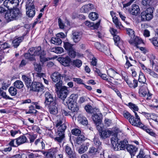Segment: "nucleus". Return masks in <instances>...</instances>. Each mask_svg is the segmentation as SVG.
<instances>
[{
	"mask_svg": "<svg viewBox=\"0 0 158 158\" xmlns=\"http://www.w3.org/2000/svg\"><path fill=\"white\" fill-rule=\"evenodd\" d=\"M58 23L60 28L63 29L64 28L65 25L62 23L61 19L60 18H59L58 19Z\"/></svg>",
	"mask_w": 158,
	"mask_h": 158,
	"instance_id": "nucleus-62",
	"label": "nucleus"
},
{
	"mask_svg": "<svg viewBox=\"0 0 158 158\" xmlns=\"http://www.w3.org/2000/svg\"><path fill=\"white\" fill-rule=\"evenodd\" d=\"M58 82L56 83L55 85V86L56 88L58 90H59L60 89V88H61V87L63 86H62V81H60L57 82Z\"/></svg>",
	"mask_w": 158,
	"mask_h": 158,
	"instance_id": "nucleus-63",
	"label": "nucleus"
},
{
	"mask_svg": "<svg viewBox=\"0 0 158 158\" xmlns=\"http://www.w3.org/2000/svg\"><path fill=\"white\" fill-rule=\"evenodd\" d=\"M57 150L56 149L49 150L46 154L47 158H55Z\"/></svg>",
	"mask_w": 158,
	"mask_h": 158,
	"instance_id": "nucleus-28",
	"label": "nucleus"
},
{
	"mask_svg": "<svg viewBox=\"0 0 158 158\" xmlns=\"http://www.w3.org/2000/svg\"><path fill=\"white\" fill-rule=\"evenodd\" d=\"M45 100L44 103L46 105H49L55 101L52 95L50 92H46L45 94Z\"/></svg>",
	"mask_w": 158,
	"mask_h": 158,
	"instance_id": "nucleus-16",
	"label": "nucleus"
},
{
	"mask_svg": "<svg viewBox=\"0 0 158 158\" xmlns=\"http://www.w3.org/2000/svg\"><path fill=\"white\" fill-rule=\"evenodd\" d=\"M130 123L132 125L141 128L143 125L140 122V119H137L134 116H131L129 119Z\"/></svg>",
	"mask_w": 158,
	"mask_h": 158,
	"instance_id": "nucleus-9",
	"label": "nucleus"
},
{
	"mask_svg": "<svg viewBox=\"0 0 158 158\" xmlns=\"http://www.w3.org/2000/svg\"><path fill=\"white\" fill-rule=\"evenodd\" d=\"M65 151L69 158H76L75 152L73 151L70 147L66 145L65 148Z\"/></svg>",
	"mask_w": 158,
	"mask_h": 158,
	"instance_id": "nucleus-19",
	"label": "nucleus"
},
{
	"mask_svg": "<svg viewBox=\"0 0 158 158\" xmlns=\"http://www.w3.org/2000/svg\"><path fill=\"white\" fill-rule=\"evenodd\" d=\"M19 133H21L20 131L19 130H12L10 131L11 135L12 137H14L16 134Z\"/></svg>",
	"mask_w": 158,
	"mask_h": 158,
	"instance_id": "nucleus-59",
	"label": "nucleus"
},
{
	"mask_svg": "<svg viewBox=\"0 0 158 158\" xmlns=\"http://www.w3.org/2000/svg\"><path fill=\"white\" fill-rule=\"evenodd\" d=\"M85 109L86 111L89 113H94V111L99 112V110L98 109L93 108L91 106L89 105H87L85 106Z\"/></svg>",
	"mask_w": 158,
	"mask_h": 158,
	"instance_id": "nucleus-27",
	"label": "nucleus"
},
{
	"mask_svg": "<svg viewBox=\"0 0 158 158\" xmlns=\"http://www.w3.org/2000/svg\"><path fill=\"white\" fill-rule=\"evenodd\" d=\"M73 65L77 68H80L82 65V61L79 59L74 60L73 61Z\"/></svg>",
	"mask_w": 158,
	"mask_h": 158,
	"instance_id": "nucleus-49",
	"label": "nucleus"
},
{
	"mask_svg": "<svg viewBox=\"0 0 158 158\" xmlns=\"http://www.w3.org/2000/svg\"><path fill=\"white\" fill-rule=\"evenodd\" d=\"M33 90L38 92L42 91L44 89V86L42 83L39 82H32L30 86Z\"/></svg>",
	"mask_w": 158,
	"mask_h": 158,
	"instance_id": "nucleus-8",
	"label": "nucleus"
},
{
	"mask_svg": "<svg viewBox=\"0 0 158 158\" xmlns=\"http://www.w3.org/2000/svg\"><path fill=\"white\" fill-rule=\"evenodd\" d=\"M129 43L133 45H134L135 46H137L138 45L141 44L142 43L141 40L138 37L136 36L133 37L131 38L130 40L129 41Z\"/></svg>",
	"mask_w": 158,
	"mask_h": 158,
	"instance_id": "nucleus-21",
	"label": "nucleus"
},
{
	"mask_svg": "<svg viewBox=\"0 0 158 158\" xmlns=\"http://www.w3.org/2000/svg\"><path fill=\"white\" fill-rule=\"evenodd\" d=\"M113 21L115 24L116 26L118 28L121 29L123 27V26L120 22H119L118 18L116 17H114L112 18Z\"/></svg>",
	"mask_w": 158,
	"mask_h": 158,
	"instance_id": "nucleus-42",
	"label": "nucleus"
},
{
	"mask_svg": "<svg viewBox=\"0 0 158 158\" xmlns=\"http://www.w3.org/2000/svg\"><path fill=\"white\" fill-rule=\"evenodd\" d=\"M123 115L124 117L127 119H129L131 118V116H133L129 112L126 111L123 112Z\"/></svg>",
	"mask_w": 158,
	"mask_h": 158,
	"instance_id": "nucleus-64",
	"label": "nucleus"
},
{
	"mask_svg": "<svg viewBox=\"0 0 158 158\" xmlns=\"http://www.w3.org/2000/svg\"><path fill=\"white\" fill-rule=\"evenodd\" d=\"M33 64L34 66L35 70L38 72H41L42 68L40 64H38L35 62H34Z\"/></svg>",
	"mask_w": 158,
	"mask_h": 158,
	"instance_id": "nucleus-51",
	"label": "nucleus"
},
{
	"mask_svg": "<svg viewBox=\"0 0 158 158\" xmlns=\"http://www.w3.org/2000/svg\"><path fill=\"white\" fill-rule=\"evenodd\" d=\"M113 39L115 43V44L119 48H120L119 45L122 43V42L120 40L119 37L117 35H114V36Z\"/></svg>",
	"mask_w": 158,
	"mask_h": 158,
	"instance_id": "nucleus-38",
	"label": "nucleus"
},
{
	"mask_svg": "<svg viewBox=\"0 0 158 158\" xmlns=\"http://www.w3.org/2000/svg\"><path fill=\"white\" fill-rule=\"evenodd\" d=\"M100 21H99L98 22L96 23L94 25V24L93 23H91L89 21H86L84 23L85 24L89 27H94L95 29L97 28L99 25H100Z\"/></svg>",
	"mask_w": 158,
	"mask_h": 158,
	"instance_id": "nucleus-35",
	"label": "nucleus"
},
{
	"mask_svg": "<svg viewBox=\"0 0 158 158\" xmlns=\"http://www.w3.org/2000/svg\"><path fill=\"white\" fill-rule=\"evenodd\" d=\"M95 47L97 49L104 52L106 55H109L111 54L109 49L104 45H101L99 43L97 42L96 44Z\"/></svg>",
	"mask_w": 158,
	"mask_h": 158,
	"instance_id": "nucleus-11",
	"label": "nucleus"
},
{
	"mask_svg": "<svg viewBox=\"0 0 158 158\" xmlns=\"http://www.w3.org/2000/svg\"><path fill=\"white\" fill-rule=\"evenodd\" d=\"M81 131L80 130L77 128H74L72 130L71 133L72 134L78 136L81 134Z\"/></svg>",
	"mask_w": 158,
	"mask_h": 158,
	"instance_id": "nucleus-52",
	"label": "nucleus"
},
{
	"mask_svg": "<svg viewBox=\"0 0 158 158\" xmlns=\"http://www.w3.org/2000/svg\"><path fill=\"white\" fill-rule=\"evenodd\" d=\"M93 142L94 144L96 146V147L97 148L99 147L101 144L99 139L96 138H94Z\"/></svg>",
	"mask_w": 158,
	"mask_h": 158,
	"instance_id": "nucleus-57",
	"label": "nucleus"
},
{
	"mask_svg": "<svg viewBox=\"0 0 158 158\" xmlns=\"http://www.w3.org/2000/svg\"><path fill=\"white\" fill-rule=\"evenodd\" d=\"M89 145V143H86L81 145L78 150L79 153L81 154L85 152L87 150Z\"/></svg>",
	"mask_w": 158,
	"mask_h": 158,
	"instance_id": "nucleus-29",
	"label": "nucleus"
},
{
	"mask_svg": "<svg viewBox=\"0 0 158 158\" xmlns=\"http://www.w3.org/2000/svg\"><path fill=\"white\" fill-rule=\"evenodd\" d=\"M83 35L82 32L78 31H73L72 33V39L75 43L78 42L81 39Z\"/></svg>",
	"mask_w": 158,
	"mask_h": 158,
	"instance_id": "nucleus-6",
	"label": "nucleus"
},
{
	"mask_svg": "<svg viewBox=\"0 0 158 158\" xmlns=\"http://www.w3.org/2000/svg\"><path fill=\"white\" fill-rule=\"evenodd\" d=\"M30 51L32 52L34 56H35L45 55L46 53L44 50H42L41 47L32 48H30Z\"/></svg>",
	"mask_w": 158,
	"mask_h": 158,
	"instance_id": "nucleus-10",
	"label": "nucleus"
},
{
	"mask_svg": "<svg viewBox=\"0 0 158 158\" xmlns=\"http://www.w3.org/2000/svg\"><path fill=\"white\" fill-rule=\"evenodd\" d=\"M11 5H13V7L18 6L19 3V0H10Z\"/></svg>",
	"mask_w": 158,
	"mask_h": 158,
	"instance_id": "nucleus-61",
	"label": "nucleus"
},
{
	"mask_svg": "<svg viewBox=\"0 0 158 158\" xmlns=\"http://www.w3.org/2000/svg\"><path fill=\"white\" fill-rule=\"evenodd\" d=\"M154 8L149 7L143 11L141 14V20L142 21H149L153 17Z\"/></svg>",
	"mask_w": 158,
	"mask_h": 158,
	"instance_id": "nucleus-2",
	"label": "nucleus"
},
{
	"mask_svg": "<svg viewBox=\"0 0 158 158\" xmlns=\"http://www.w3.org/2000/svg\"><path fill=\"white\" fill-rule=\"evenodd\" d=\"M61 77V74L58 72H55L51 75V78L55 82L60 81Z\"/></svg>",
	"mask_w": 158,
	"mask_h": 158,
	"instance_id": "nucleus-23",
	"label": "nucleus"
},
{
	"mask_svg": "<svg viewBox=\"0 0 158 158\" xmlns=\"http://www.w3.org/2000/svg\"><path fill=\"white\" fill-rule=\"evenodd\" d=\"M29 52L24 54V57L26 59L29 60L30 61H33L35 60V58L33 56V53L32 52L30 51V49L28 50Z\"/></svg>",
	"mask_w": 158,
	"mask_h": 158,
	"instance_id": "nucleus-33",
	"label": "nucleus"
},
{
	"mask_svg": "<svg viewBox=\"0 0 158 158\" xmlns=\"http://www.w3.org/2000/svg\"><path fill=\"white\" fill-rule=\"evenodd\" d=\"M86 139L83 135H80L77 137L76 142L77 144H80L85 141Z\"/></svg>",
	"mask_w": 158,
	"mask_h": 158,
	"instance_id": "nucleus-41",
	"label": "nucleus"
},
{
	"mask_svg": "<svg viewBox=\"0 0 158 158\" xmlns=\"http://www.w3.org/2000/svg\"><path fill=\"white\" fill-rule=\"evenodd\" d=\"M130 13L133 15H137L140 12V9L138 5L134 4L132 5L131 7L129 9Z\"/></svg>",
	"mask_w": 158,
	"mask_h": 158,
	"instance_id": "nucleus-13",
	"label": "nucleus"
},
{
	"mask_svg": "<svg viewBox=\"0 0 158 158\" xmlns=\"http://www.w3.org/2000/svg\"><path fill=\"white\" fill-rule=\"evenodd\" d=\"M112 133V131L106 129L101 131L99 132V134L101 138L105 139L109 137Z\"/></svg>",
	"mask_w": 158,
	"mask_h": 158,
	"instance_id": "nucleus-15",
	"label": "nucleus"
},
{
	"mask_svg": "<svg viewBox=\"0 0 158 158\" xmlns=\"http://www.w3.org/2000/svg\"><path fill=\"white\" fill-rule=\"evenodd\" d=\"M50 106L49 108V112L51 114H56L58 112V105L55 101L53 102Z\"/></svg>",
	"mask_w": 158,
	"mask_h": 158,
	"instance_id": "nucleus-17",
	"label": "nucleus"
},
{
	"mask_svg": "<svg viewBox=\"0 0 158 158\" xmlns=\"http://www.w3.org/2000/svg\"><path fill=\"white\" fill-rule=\"evenodd\" d=\"M141 128L145 131L147 133H148L154 137L156 136V134L154 132L152 131L150 129L147 128V127L144 126V125H143L142 127H141Z\"/></svg>",
	"mask_w": 158,
	"mask_h": 158,
	"instance_id": "nucleus-45",
	"label": "nucleus"
},
{
	"mask_svg": "<svg viewBox=\"0 0 158 158\" xmlns=\"http://www.w3.org/2000/svg\"><path fill=\"white\" fill-rule=\"evenodd\" d=\"M23 80L24 81L27 86H29L31 83V79L25 75H23L22 76Z\"/></svg>",
	"mask_w": 158,
	"mask_h": 158,
	"instance_id": "nucleus-40",
	"label": "nucleus"
},
{
	"mask_svg": "<svg viewBox=\"0 0 158 158\" xmlns=\"http://www.w3.org/2000/svg\"><path fill=\"white\" fill-rule=\"evenodd\" d=\"M73 45L69 42L64 43V49L67 51L73 48Z\"/></svg>",
	"mask_w": 158,
	"mask_h": 158,
	"instance_id": "nucleus-46",
	"label": "nucleus"
},
{
	"mask_svg": "<svg viewBox=\"0 0 158 158\" xmlns=\"http://www.w3.org/2000/svg\"><path fill=\"white\" fill-rule=\"evenodd\" d=\"M92 119L95 123L101 124V114L98 113H94Z\"/></svg>",
	"mask_w": 158,
	"mask_h": 158,
	"instance_id": "nucleus-24",
	"label": "nucleus"
},
{
	"mask_svg": "<svg viewBox=\"0 0 158 158\" xmlns=\"http://www.w3.org/2000/svg\"><path fill=\"white\" fill-rule=\"evenodd\" d=\"M153 44L155 46L158 47V38L154 37L151 40Z\"/></svg>",
	"mask_w": 158,
	"mask_h": 158,
	"instance_id": "nucleus-60",
	"label": "nucleus"
},
{
	"mask_svg": "<svg viewBox=\"0 0 158 158\" xmlns=\"http://www.w3.org/2000/svg\"><path fill=\"white\" fill-rule=\"evenodd\" d=\"M78 98L77 94H72L69 97V99L66 101V103H73L76 102Z\"/></svg>",
	"mask_w": 158,
	"mask_h": 158,
	"instance_id": "nucleus-34",
	"label": "nucleus"
},
{
	"mask_svg": "<svg viewBox=\"0 0 158 158\" xmlns=\"http://www.w3.org/2000/svg\"><path fill=\"white\" fill-rule=\"evenodd\" d=\"M16 144L17 146L24 143L27 141V137L24 135H21L18 138L15 139Z\"/></svg>",
	"mask_w": 158,
	"mask_h": 158,
	"instance_id": "nucleus-20",
	"label": "nucleus"
},
{
	"mask_svg": "<svg viewBox=\"0 0 158 158\" xmlns=\"http://www.w3.org/2000/svg\"><path fill=\"white\" fill-rule=\"evenodd\" d=\"M9 91L10 95L12 96L15 95L17 93V90L14 87H10L9 89Z\"/></svg>",
	"mask_w": 158,
	"mask_h": 158,
	"instance_id": "nucleus-47",
	"label": "nucleus"
},
{
	"mask_svg": "<svg viewBox=\"0 0 158 158\" xmlns=\"http://www.w3.org/2000/svg\"><path fill=\"white\" fill-rule=\"evenodd\" d=\"M94 9V6L92 4H90L86 5L83 6L81 8V11L84 13H88L89 11Z\"/></svg>",
	"mask_w": 158,
	"mask_h": 158,
	"instance_id": "nucleus-26",
	"label": "nucleus"
},
{
	"mask_svg": "<svg viewBox=\"0 0 158 158\" xmlns=\"http://www.w3.org/2000/svg\"><path fill=\"white\" fill-rule=\"evenodd\" d=\"M126 30L127 34L130 36L131 38L135 37L134 31L132 29L127 28Z\"/></svg>",
	"mask_w": 158,
	"mask_h": 158,
	"instance_id": "nucleus-55",
	"label": "nucleus"
},
{
	"mask_svg": "<svg viewBox=\"0 0 158 158\" xmlns=\"http://www.w3.org/2000/svg\"><path fill=\"white\" fill-rule=\"evenodd\" d=\"M111 141L114 147V146L116 147V143H118V139L117 134H114L113 135V137L111 138Z\"/></svg>",
	"mask_w": 158,
	"mask_h": 158,
	"instance_id": "nucleus-43",
	"label": "nucleus"
},
{
	"mask_svg": "<svg viewBox=\"0 0 158 158\" xmlns=\"http://www.w3.org/2000/svg\"><path fill=\"white\" fill-rule=\"evenodd\" d=\"M126 149L127 151L129 152L131 156L135 155V152L137 150V148L132 145L128 144L127 147Z\"/></svg>",
	"mask_w": 158,
	"mask_h": 158,
	"instance_id": "nucleus-25",
	"label": "nucleus"
},
{
	"mask_svg": "<svg viewBox=\"0 0 158 158\" xmlns=\"http://www.w3.org/2000/svg\"><path fill=\"white\" fill-rule=\"evenodd\" d=\"M128 104L129 107L133 110L137 111L138 110V106L135 104L131 102H129Z\"/></svg>",
	"mask_w": 158,
	"mask_h": 158,
	"instance_id": "nucleus-53",
	"label": "nucleus"
},
{
	"mask_svg": "<svg viewBox=\"0 0 158 158\" xmlns=\"http://www.w3.org/2000/svg\"><path fill=\"white\" fill-rule=\"evenodd\" d=\"M89 18L93 21L97 19L98 18V14L95 12L90 13L89 15Z\"/></svg>",
	"mask_w": 158,
	"mask_h": 158,
	"instance_id": "nucleus-48",
	"label": "nucleus"
},
{
	"mask_svg": "<svg viewBox=\"0 0 158 158\" xmlns=\"http://www.w3.org/2000/svg\"><path fill=\"white\" fill-rule=\"evenodd\" d=\"M26 14L30 18L33 17L35 14V6L32 0H27L26 2Z\"/></svg>",
	"mask_w": 158,
	"mask_h": 158,
	"instance_id": "nucleus-3",
	"label": "nucleus"
},
{
	"mask_svg": "<svg viewBox=\"0 0 158 158\" xmlns=\"http://www.w3.org/2000/svg\"><path fill=\"white\" fill-rule=\"evenodd\" d=\"M19 13L18 9H14L11 10L9 12L6 13L5 15V18L8 22L15 19Z\"/></svg>",
	"mask_w": 158,
	"mask_h": 158,
	"instance_id": "nucleus-4",
	"label": "nucleus"
},
{
	"mask_svg": "<svg viewBox=\"0 0 158 158\" xmlns=\"http://www.w3.org/2000/svg\"><path fill=\"white\" fill-rule=\"evenodd\" d=\"M52 43L58 45L62 43V40L59 38L56 37H52L51 39Z\"/></svg>",
	"mask_w": 158,
	"mask_h": 158,
	"instance_id": "nucleus-36",
	"label": "nucleus"
},
{
	"mask_svg": "<svg viewBox=\"0 0 158 158\" xmlns=\"http://www.w3.org/2000/svg\"><path fill=\"white\" fill-rule=\"evenodd\" d=\"M62 120H57L56 126L58 127L56 133V136L54 138L55 141L58 143H61L65 137L64 132L66 128L65 124L63 123Z\"/></svg>",
	"mask_w": 158,
	"mask_h": 158,
	"instance_id": "nucleus-1",
	"label": "nucleus"
},
{
	"mask_svg": "<svg viewBox=\"0 0 158 158\" xmlns=\"http://www.w3.org/2000/svg\"><path fill=\"white\" fill-rule=\"evenodd\" d=\"M68 94V91L67 87L63 86L61 87L58 93L59 97L61 99L64 100L66 98Z\"/></svg>",
	"mask_w": 158,
	"mask_h": 158,
	"instance_id": "nucleus-7",
	"label": "nucleus"
},
{
	"mask_svg": "<svg viewBox=\"0 0 158 158\" xmlns=\"http://www.w3.org/2000/svg\"><path fill=\"white\" fill-rule=\"evenodd\" d=\"M68 105V107L69 109L73 113L77 112L78 110V107L77 105L76 102H74L71 103H66Z\"/></svg>",
	"mask_w": 158,
	"mask_h": 158,
	"instance_id": "nucleus-22",
	"label": "nucleus"
},
{
	"mask_svg": "<svg viewBox=\"0 0 158 158\" xmlns=\"http://www.w3.org/2000/svg\"><path fill=\"white\" fill-rule=\"evenodd\" d=\"M147 86V84L140 85L139 89V93L141 96L144 97L147 95V99H150L151 98V94L149 93Z\"/></svg>",
	"mask_w": 158,
	"mask_h": 158,
	"instance_id": "nucleus-5",
	"label": "nucleus"
},
{
	"mask_svg": "<svg viewBox=\"0 0 158 158\" xmlns=\"http://www.w3.org/2000/svg\"><path fill=\"white\" fill-rule=\"evenodd\" d=\"M14 86L18 89H20L23 87L24 84L23 82L20 80L16 81L14 83Z\"/></svg>",
	"mask_w": 158,
	"mask_h": 158,
	"instance_id": "nucleus-39",
	"label": "nucleus"
},
{
	"mask_svg": "<svg viewBox=\"0 0 158 158\" xmlns=\"http://www.w3.org/2000/svg\"><path fill=\"white\" fill-rule=\"evenodd\" d=\"M108 75L111 77L114 78L116 80H118V77L116 76V74H118V73L112 69H109L107 71Z\"/></svg>",
	"mask_w": 158,
	"mask_h": 158,
	"instance_id": "nucleus-32",
	"label": "nucleus"
},
{
	"mask_svg": "<svg viewBox=\"0 0 158 158\" xmlns=\"http://www.w3.org/2000/svg\"><path fill=\"white\" fill-rule=\"evenodd\" d=\"M44 140L42 138H39L36 139L34 142V144L35 147L40 150L44 149L45 145Z\"/></svg>",
	"mask_w": 158,
	"mask_h": 158,
	"instance_id": "nucleus-12",
	"label": "nucleus"
},
{
	"mask_svg": "<svg viewBox=\"0 0 158 158\" xmlns=\"http://www.w3.org/2000/svg\"><path fill=\"white\" fill-rule=\"evenodd\" d=\"M51 51L56 53L60 54L64 52V49L61 47H57L51 48Z\"/></svg>",
	"mask_w": 158,
	"mask_h": 158,
	"instance_id": "nucleus-37",
	"label": "nucleus"
},
{
	"mask_svg": "<svg viewBox=\"0 0 158 158\" xmlns=\"http://www.w3.org/2000/svg\"><path fill=\"white\" fill-rule=\"evenodd\" d=\"M138 81L139 83H141V84H143L144 85V84H147L145 83L146 81V79L142 73H140L139 76Z\"/></svg>",
	"mask_w": 158,
	"mask_h": 158,
	"instance_id": "nucleus-44",
	"label": "nucleus"
},
{
	"mask_svg": "<svg viewBox=\"0 0 158 158\" xmlns=\"http://www.w3.org/2000/svg\"><path fill=\"white\" fill-rule=\"evenodd\" d=\"M58 60L61 64L65 66H69L70 61V59L68 56L65 57H59L58 59Z\"/></svg>",
	"mask_w": 158,
	"mask_h": 158,
	"instance_id": "nucleus-18",
	"label": "nucleus"
},
{
	"mask_svg": "<svg viewBox=\"0 0 158 158\" xmlns=\"http://www.w3.org/2000/svg\"><path fill=\"white\" fill-rule=\"evenodd\" d=\"M23 37L21 36L14 40L12 41L13 46L15 48H17L23 41Z\"/></svg>",
	"mask_w": 158,
	"mask_h": 158,
	"instance_id": "nucleus-31",
	"label": "nucleus"
},
{
	"mask_svg": "<svg viewBox=\"0 0 158 158\" xmlns=\"http://www.w3.org/2000/svg\"><path fill=\"white\" fill-rule=\"evenodd\" d=\"M151 0H142L141 1L142 4L145 6H149L151 5Z\"/></svg>",
	"mask_w": 158,
	"mask_h": 158,
	"instance_id": "nucleus-54",
	"label": "nucleus"
},
{
	"mask_svg": "<svg viewBox=\"0 0 158 158\" xmlns=\"http://www.w3.org/2000/svg\"><path fill=\"white\" fill-rule=\"evenodd\" d=\"M69 56L72 58H74L76 56V52L73 48L67 51Z\"/></svg>",
	"mask_w": 158,
	"mask_h": 158,
	"instance_id": "nucleus-56",
	"label": "nucleus"
},
{
	"mask_svg": "<svg viewBox=\"0 0 158 158\" xmlns=\"http://www.w3.org/2000/svg\"><path fill=\"white\" fill-rule=\"evenodd\" d=\"M10 0H5L3 2L4 6L8 9H11V5Z\"/></svg>",
	"mask_w": 158,
	"mask_h": 158,
	"instance_id": "nucleus-58",
	"label": "nucleus"
},
{
	"mask_svg": "<svg viewBox=\"0 0 158 158\" xmlns=\"http://www.w3.org/2000/svg\"><path fill=\"white\" fill-rule=\"evenodd\" d=\"M79 122L83 125H86L88 123L86 118L81 114H80L77 118Z\"/></svg>",
	"mask_w": 158,
	"mask_h": 158,
	"instance_id": "nucleus-30",
	"label": "nucleus"
},
{
	"mask_svg": "<svg viewBox=\"0 0 158 158\" xmlns=\"http://www.w3.org/2000/svg\"><path fill=\"white\" fill-rule=\"evenodd\" d=\"M1 42H0V49L3 50L5 49L9 48L10 47V45L7 42H5L3 44Z\"/></svg>",
	"mask_w": 158,
	"mask_h": 158,
	"instance_id": "nucleus-50",
	"label": "nucleus"
},
{
	"mask_svg": "<svg viewBox=\"0 0 158 158\" xmlns=\"http://www.w3.org/2000/svg\"><path fill=\"white\" fill-rule=\"evenodd\" d=\"M128 142L127 139H124L123 140L121 141L120 143L117 146L114 147L115 150H124L126 147L128 145Z\"/></svg>",
	"mask_w": 158,
	"mask_h": 158,
	"instance_id": "nucleus-14",
	"label": "nucleus"
}]
</instances>
